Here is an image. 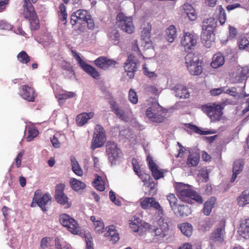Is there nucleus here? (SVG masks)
<instances>
[{"label": "nucleus", "instance_id": "f03ea898", "mask_svg": "<svg viewBox=\"0 0 249 249\" xmlns=\"http://www.w3.org/2000/svg\"><path fill=\"white\" fill-rule=\"evenodd\" d=\"M160 217L157 221V226L146 224V228L148 230L155 240L162 241L168 234L169 230L167 220L160 215Z\"/></svg>", "mask_w": 249, "mask_h": 249}, {"label": "nucleus", "instance_id": "79ce46f5", "mask_svg": "<svg viewBox=\"0 0 249 249\" xmlns=\"http://www.w3.org/2000/svg\"><path fill=\"white\" fill-rule=\"evenodd\" d=\"M167 39L170 42H173L177 36V31L175 26L173 25H170L166 31Z\"/></svg>", "mask_w": 249, "mask_h": 249}, {"label": "nucleus", "instance_id": "0e129e2a", "mask_svg": "<svg viewBox=\"0 0 249 249\" xmlns=\"http://www.w3.org/2000/svg\"><path fill=\"white\" fill-rule=\"evenodd\" d=\"M143 70L144 74L147 76L151 78L156 76V73L154 71H150L145 67V64L143 66Z\"/></svg>", "mask_w": 249, "mask_h": 249}, {"label": "nucleus", "instance_id": "423d86ee", "mask_svg": "<svg viewBox=\"0 0 249 249\" xmlns=\"http://www.w3.org/2000/svg\"><path fill=\"white\" fill-rule=\"evenodd\" d=\"M106 152L111 165L115 164L116 161L120 160L123 156L122 150L118 147L116 142L108 141L106 145Z\"/></svg>", "mask_w": 249, "mask_h": 249}, {"label": "nucleus", "instance_id": "338daca9", "mask_svg": "<svg viewBox=\"0 0 249 249\" xmlns=\"http://www.w3.org/2000/svg\"><path fill=\"white\" fill-rule=\"evenodd\" d=\"M0 29L3 30H9L11 29V26L4 20H0Z\"/></svg>", "mask_w": 249, "mask_h": 249}, {"label": "nucleus", "instance_id": "603ef678", "mask_svg": "<svg viewBox=\"0 0 249 249\" xmlns=\"http://www.w3.org/2000/svg\"><path fill=\"white\" fill-rule=\"evenodd\" d=\"M28 135L26 137V140L28 142H30L38 135V131L36 128L32 127L28 129Z\"/></svg>", "mask_w": 249, "mask_h": 249}, {"label": "nucleus", "instance_id": "4be33fe9", "mask_svg": "<svg viewBox=\"0 0 249 249\" xmlns=\"http://www.w3.org/2000/svg\"><path fill=\"white\" fill-rule=\"evenodd\" d=\"M238 234L242 237L249 239V218L241 219L237 230Z\"/></svg>", "mask_w": 249, "mask_h": 249}, {"label": "nucleus", "instance_id": "393cba45", "mask_svg": "<svg viewBox=\"0 0 249 249\" xmlns=\"http://www.w3.org/2000/svg\"><path fill=\"white\" fill-rule=\"evenodd\" d=\"M200 154L196 152H189L187 158L186 164L188 167H195L198 165L200 161Z\"/></svg>", "mask_w": 249, "mask_h": 249}, {"label": "nucleus", "instance_id": "ddd939ff", "mask_svg": "<svg viewBox=\"0 0 249 249\" xmlns=\"http://www.w3.org/2000/svg\"><path fill=\"white\" fill-rule=\"evenodd\" d=\"M197 36L195 34L185 33L181 40V44L186 52L194 49L197 44Z\"/></svg>", "mask_w": 249, "mask_h": 249}, {"label": "nucleus", "instance_id": "a19ab883", "mask_svg": "<svg viewBox=\"0 0 249 249\" xmlns=\"http://www.w3.org/2000/svg\"><path fill=\"white\" fill-rule=\"evenodd\" d=\"M215 201V199L212 197L209 200L205 202L203 209V212L205 215H209L211 213L212 209L214 207Z\"/></svg>", "mask_w": 249, "mask_h": 249}, {"label": "nucleus", "instance_id": "cd10ccee", "mask_svg": "<svg viewBox=\"0 0 249 249\" xmlns=\"http://www.w3.org/2000/svg\"><path fill=\"white\" fill-rule=\"evenodd\" d=\"M23 8L22 15L25 18L29 19L35 17L37 15L31 2H28V4H23Z\"/></svg>", "mask_w": 249, "mask_h": 249}, {"label": "nucleus", "instance_id": "052dcab7", "mask_svg": "<svg viewBox=\"0 0 249 249\" xmlns=\"http://www.w3.org/2000/svg\"><path fill=\"white\" fill-rule=\"evenodd\" d=\"M109 195L110 199L112 202L118 206H120L121 205V202L120 200L116 199L115 194L112 191H109Z\"/></svg>", "mask_w": 249, "mask_h": 249}, {"label": "nucleus", "instance_id": "7c9ffc66", "mask_svg": "<svg viewBox=\"0 0 249 249\" xmlns=\"http://www.w3.org/2000/svg\"><path fill=\"white\" fill-rule=\"evenodd\" d=\"M225 62L224 57L221 53H217L213 57V60L211 63L212 67L214 69L218 68L222 66Z\"/></svg>", "mask_w": 249, "mask_h": 249}, {"label": "nucleus", "instance_id": "c9c22d12", "mask_svg": "<svg viewBox=\"0 0 249 249\" xmlns=\"http://www.w3.org/2000/svg\"><path fill=\"white\" fill-rule=\"evenodd\" d=\"M70 183L71 187L75 191L84 189L86 187V185L85 183L75 178H71Z\"/></svg>", "mask_w": 249, "mask_h": 249}, {"label": "nucleus", "instance_id": "a18cd8bd", "mask_svg": "<svg viewBox=\"0 0 249 249\" xmlns=\"http://www.w3.org/2000/svg\"><path fill=\"white\" fill-rule=\"evenodd\" d=\"M216 12L218 14V20L220 24H224L227 18L225 10L221 5H219L217 6Z\"/></svg>", "mask_w": 249, "mask_h": 249}, {"label": "nucleus", "instance_id": "f8f14e48", "mask_svg": "<svg viewBox=\"0 0 249 249\" xmlns=\"http://www.w3.org/2000/svg\"><path fill=\"white\" fill-rule=\"evenodd\" d=\"M94 63L96 67L105 71L116 68V66L119 64L117 61L103 56L96 59Z\"/></svg>", "mask_w": 249, "mask_h": 249}, {"label": "nucleus", "instance_id": "6e6d98bb", "mask_svg": "<svg viewBox=\"0 0 249 249\" xmlns=\"http://www.w3.org/2000/svg\"><path fill=\"white\" fill-rule=\"evenodd\" d=\"M95 230L98 232H102L104 229V222L101 219L97 220L94 223Z\"/></svg>", "mask_w": 249, "mask_h": 249}, {"label": "nucleus", "instance_id": "0eeeda50", "mask_svg": "<svg viewBox=\"0 0 249 249\" xmlns=\"http://www.w3.org/2000/svg\"><path fill=\"white\" fill-rule=\"evenodd\" d=\"M139 202L141 208L143 210L154 209L159 215L163 214L164 210L160 204L154 197H143L139 199Z\"/></svg>", "mask_w": 249, "mask_h": 249}, {"label": "nucleus", "instance_id": "f704fd0d", "mask_svg": "<svg viewBox=\"0 0 249 249\" xmlns=\"http://www.w3.org/2000/svg\"><path fill=\"white\" fill-rule=\"evenodd\" d=\"M183 9L185 13L191 21H194L196 18V14L195 10L189 3L185 4L183 6Z\"/></svg>", "mask_w": 249, "mask_h": 249}, {"label": "nucleus", "instance_id": "3c124183", "mask_svg": "<svg viewBox=\"0 0 249 249\" xmlns=\"http://www.w3.org/2000/svg\"><path fill=\"white\" fill-rule=\"evenodd\" d=\"M28 20L30 21L31 29L32 30L35 31L39 29L40 27L39 21L37 15L35 17L31 18Z\"/></svg>", "mask_w": 249, "mask_h": 249}, {"label": "nucleus", "instance_id": "774afa93", "mask_svg": "<svg viewBox=\"0 0 249 249\" xmlns=\"http://www.w3.org/2000/svg\"><path fill=\"white\" fill-rule=\"evenodd\" d=\"M84 23L87 24L88 27L89 29H93L94 27V21L93 19H91L90 16L89 17V18H87V20L84 22Z\"/></svg>", "mask_w": 249, "mask_h": 249}, {"label": "nucleus", "instance_id": "412c9836", "mask_svg": "<svg viewBox=\"0 0 249 249\" xmlns=\"http://www.w3.org/2000/svg\"><path fill=\"white\" fill-rule=\"evenodd\" d=\"M51 196L47 194L44 195L42 197L38 198L36 196V193H35L33 200L36 202V203L43 212H46L48 210L47 206L51 204Z\"/></svg>", "mask_w": 249, "mask_h": 249}, {"label": "nucleus", "instance_id": "bb28decb", "mask_svg": "<svg viewBox=\"0 0 249 249\" xmlns=\"http://www.w3.org/2000/svg\"><path fill=\"white\" fill-rule=\"evenodd\" d=\"M244 162L242 160L239 159L234 161L232 172L233 174L231 179V182H233L236 179L237 175L240 174L244 168Z\"/></svg>", "mask_w": 249, "mask_h": 249}, {"label": "nucleus", "instance_id": "9b49d317", "mask_svg": "<svg viewBox=\"0 0 249 249\" xmlns=\"http://www.w3.org/2000/svg\"><path fill=\"white\" fill-rule=\"evenodd\" d=\"M72 56L75 58L80 67L86 73L94 79H98L100 76L99 71L93 67L86 63L76 53L75 51L71 50Z\"/></svg>", "mask_w": 249, "mask_h": 249}, {"label": "nucleus", "instance_id": "9d476101", "mask_svg": "<svg viewBox=\"0 0 249 249\" xmlns=\"http://www.w3.org/2000/svg\"><path fill=\"white\" fill-rule=\"evenodd\" d=\"M59 221L63 226L67 228L73 234H78L80 231V228L77 221L66 213L60 214Z\"/></svg>", "mask_w": 249, "mask_h": 249}, {"label": "nucleus", "instance_id": "c03bdc74", "mask_svg": "<svg viewBox=\"0 0 249 249\" xmlns=\"http://www.w3.org/2000/svg\"><path fill=\"white\" fill-rule=\"evenodd\" d=\"M214 27L215 21L214 18H213L205 19L202 22V28L205 29V30L213 31Z\"/></svg>", "mask_w": 249, "mask_h": 249}, {"label": "nucleus", "instance_id": "c85d7f7f", "mask_svg": "<svg viewBox=\"0 0 249 249\" xmlns=\"http://www.w3.org/2000/svg\"><path fill=\"white\" fill-rule=\"evenodd\" d=\"M105 236L107 238L108 240L112 241L113 244L117 242L120 239L119 234L113 225L109 226L108 227L107 231L105 234Z\"/></svg>", "mask_w": 249, "mask_h": 249}, {"label": "nucleus", "instance_id": "b1692460", "mask_svg": "<svg viewBox=\"0 0 249 249\" xmlns=\"http://www.w3.org/2000/svg\"><path fill=\"white\" fill-rule=\"evenodd\" d=\"M213 32L202 28L201 38L202 43L206 48H210L212 43L214 41Z\"/></svg>", "mask_w": 249, "mask_h": 249}, {"label": "nucleus", "instance_id": "473e14b6", "mask_svg": "<svg viewBox=\"0 0 249 249\" xmlns=\"http://www.w3.org/2000/svg\"><path fill=\"white\" fill-rule=\"evenodd\" d=\"M107 37L112 43L116 45L118 44L119 42L120 34L117 29H112L108 33Z\"/></svg>", "mask_w": 249, "mask_h": 249}, {"label": "nucleus", "instance_id": "72a5a7b5", "mask_svg": "<svg viewBox=\"0 0 249 249\" xmlns=\"http://www.w3.org/2000/svg\"><path fill=\"white\" fill-rule=\"evenodd\" d=\"M181 232L185 236L190 237L193 233V228L191 224L183 223L178 226Z\"/></svg>", "mask_w": 249, "mask_h": 249}, {"label": "nucleus", "instance_id": "bf43d9fd", "mask_svg": "<svg viewBox=\"0 0 249 249\" xmlns=\"http://www.w3.org/2000/svg\"><path fill=\"white\" fill-rule=\"evenodd\" d=\"M189 128L191 130H192L193 131H194V132H195L197 134H201V135L209 134V133H208L207 132L203 131L201 130L198 127H197V126H196L195 125H193V124L190 125V126L189 127Z\"/></svg>", "mask_w": 249, "mask_h": 249}, {"label": "nucleus", "instance_id": "864d4df0", "mask_svg": "<svg viewBox=\"0 0 249 249\" xmlns=\"http://www.w3.org/2000/svg\"><path fill=\"white\" fill-rule=\"evenodd\" d=\"M128 98L130 102L134 104L138 103V96L136 92L133 89H130L129 91Z\"/></svg>", "mask_w": 249, "mask_h": 249}, {"label": "nucleus", "instance_id": "a211bd4d", "mask_svg": "<svg viewBox=\"0 0 249 249\" xmlns=\"http://www.w3.org/2000/svg\"><path fill=\"white\" fill-rule=\"evenodd\" d=\"M20 96L23 99L28 102H34L36 96L35 91L33 87L28 85H23L21 87Z\"/></svg>", "mask_w": 249, "mask_h": 249}, {"label": "nucleus", "instance_id": "f3484780", "mask_svg": "<svg viewBox=\"0 0 249 249\" xmlns=\"http://www.w3.org/2000/svg\"><path fill=\"white\" fill-rule=\"evenodd\" d=\"M89 16L88 15V12L87 10L83 9L78 10L71 15V23L72 26L77 23L83 24Z\"/></svg>", "mask_w": 249, "mask_h": 249}, {"label": "nucleus", "instance_id": "58836bf2", "mask_svg": "<svg viewBox=\"0 0 249 249\" xmlns=\"http://www.w3.org/2000/svg\"><path fill=\"white\" fill-rule=\"evenodd\" d=\"M177 209V211H174L177 215L181 216H186L191 213V210L187 205L180 204L178 206Z\"/></svg>", "mask_w": 249, "mask_h": 249}, {"label": "nucleus", "instance_id": "f257e3e1", "mask_svg": "<svg viewBox=\"0 0 249 249\" xmlns=\"http://www.w3.org/2000/svg\"><path fill=\"white\" fill-rule=\"evenodd\" d=\"M176 193L179 199L184 203L192 204L194 202L198 204L203 202L202 196L192 187L181 182L177 183L175 186Z\"/></svg>", "mask_w": 249, "mask_h": 249}, {"label": "nucleus", "instance_id": "aec40b11", "mask_svg": "<svg viewBox=\"0 0 249 249\" xmlns=\"http://www.w3.org/2000/svg\"><path fill=\"white\" fill-rule=\"evenodd\" d=\"M109 105L111 111L117 117L124 121L126 122L128 121V117L126 116L125 111L119 107L116 101L114 100L110 101Z\"/></svg>", "mask_w": 249, "mask_h": 249}, {"label": "nucleus", "instance_id": "de8ad7c7", "mask_svg": "<svg viewBox=\"0 0 249 249\" xmlns=\"http://www.w3.org/2000/svg\"><path fill=\"white\" fill-rule=\"evenodd\" d=\"M94 187L100 191L105 190V187L101 177L96 175V178L93 181Z\"/></svg>", "mask_w": 249, "mask_h": 249}, {"label": "nucleus", "instance_id": "49530a36", "mask_svg": "<svg viewBox=\"0 0 249 249\" xmlns=\"http://www.w3.org/2000/svg\"><path fill=\"white\" fill-rule=\"evenodd\" d=\"M166 199L168 201L170 207L172 211H176L177 207L178 199L175 194L170 193L166 196Z\"/></svg>", "mask_w": 249, "mask_h": 249}, {"label": "nucleus", "instance_id": "6ab92c4d", "mask_svg": "<svg viewBox=\"0 0 249 249\" xmlns=\"http://www.w3.org/2000/svg\"><path fill=\"white\" fill-rule=\"evenodd\" d=\"M225 223L224 221L220 222L219 227H217L216 230L211 235V238L214 242L222 243L224 240Z\"/></svg>", "mask_w": 249, "mask_h": 249}, {"label": "nucleus", "instance_id": "4468645a", "mask_svg": "<svg viewBox=\"0 0 249 249\" xmlns=\"http://www.w3.org/2000/svg\"><path fill=\"white\" fill-rule=\"evenodd\" d=\"M124 67L129 78H133L138 68V61L135 59V57L132 54L129 55L124 63Z\"/></svg>", "mask_w": 249, "mask_h": 249}, {"label": "nucleus", "instance_id": "20e7f679", "mask_svg": "<svg viewBox=\"0 0 249 249\" xmlns=\"http://www.w3.org/2000/svg\"><path fill=\"white\" fill-rule=\"evenodd\" d=\"M185 65L191 74L199 75L203 71L202 61L194 53H188L185 57Z\"/></svg>", "mask_w": 249, "mask_h": 249}, {"label": "nucleus", "instance_id": "c756f323", "mask_svg": "<svg viewBox=\"0 0 249 249\" xmlns=\"http://www.w3.org/2000/svg\"><path fill=\"white\" fill-rule=\"evenodd\" d=\"M94 116V113L93 112L89 113H82L78 115L76 117V123L78 125L82 126L86 124L88 120L92 118Z\"/></svg>", "mask_w": 249, "mask_h": 249}, {"label": "nucleus", "instance_id": "2eb2a0df", "mask_svg": "<svg viewBox=\"0 0 249 249\" xmlns=\"http://www.w3.org/2000/svg\"><path fill=\"white\" fill-rule=\"evenodd\" d=\"M65 188V185L63 183L58 184L56 186L55 198L58 203L63 205L67 204L66 207L69 208L71 204L68 202L67 196L64 193Z\"/></svg>", "mask_w": 249, "mask_h": 249}, {"label": "nucleus", "instance_id": "ea45409f", "mask_svg": "<svg viewBox=\"0 0 249 249\" xmlns=\"http://www.w3.org/2000/svg\"><path fill=\"white\" fill-rule=\"evenodd\" d=\"M71 161L73 172L77 176L81 177L83 174V170L74 157H71Z\"/></svg>", "mask_w": 249, "mask_h": 249}, {"label": "nucleus", "instance_id": "8fccbe9b", "mask_svg": "<svg viewBox=\"0 0 249 249\" xmlns=\"http://www.w3.org/2000/svg\"><path fill=\"white\" fill-rule=\"evenodd\" d=\"M239 49L241 50H246L249 48V41L246 37H240L238 40Z\"/></svg>", "mask_w": 249, "mask_h": 249}, {"label": "nucleus", "instance_id": "a878e982", "mask_svg": "<svg viewBox=\"0 0 249 249\" xmlns=\"http://www.w3.org/2000/svg\"><path fill=\"white\" fill-rule=\"evenodd\" d=\"M175 96L181 99H186L189 97L190 93L188 89L183 85L177 84L174 88Z\"/></svg>", "mask_w": 249, "mask_h": 249}, {"label": "nucleus", "instance_id": "13d9d810", "mask_svg": "<svg viewBox=\"0 0 249 249\" xmlns=\"http://www.w3.org/2000/svg\"><path fill=\"white\" fill-rule=\"evenodd\" d=\"M137 175L143 182H146L147 180H148L149 181L152 180V179L151 178L149 174L142 173L141 171Z\"/></svg>", "mask_w": 249, "mask_h": 249}, {"label": "nucleus", "instance_id": "09e8293b", "mask_svg": "<svg viewBox=\"0 0 249 249\" xmlns=\"http://www.w3.org/2000/svg\"><path fill=\"white\" fill-rule=\"evenodd\" d=\"M17 58L20 63L23 64H27L30 61V56L24 51L20 52L17 55Z\"/></svg>", "mask_w": 249, "mask_h": 249}, {"label": "nucleus", "instance_id": "dca6fc26", "mask_svg": "<svg viewBox=\"0 0 249 249\" xmlns=\"http://www.w3.org/2000/svg\"><path fill=\"white\" fill-rule=\"evenodd\" d=\"M146 161L148 168L155 179L158 180L164 177L163 170L159 169V167L154 162L151 156H147Z\"/></svg>", "mask_w": 249, "mask_h": 249}, {"label": "nucleus", "instance_id": "6e6552de", "mask_svg": "<svg viewBox=\"0 0 249 249\" xmlns=\"http://www.w3.org/2000/svg\"><path fill=\"white\" fill-rule=\"evenodd\" d=\"M106 141V131L100 124H96L92 140L91 148L94 150L104 145Z\"/></svg>", "mask_w": 249, "mask_h": 249}, {"label": "nucleus", "instance_id": "4c0bfd02", "mask_svg": "<svg viewBox=\"0 0 249 249\" xmlns=\"http://www.w3.org/2000/svg\"><path fill=\"white\" fill-rule=\"evenodd\" d=\"M59 11L58 12V16L59 20H60L64 25H66L68 16L66 7L63 3H61L59 6Z\"/></svg>", "mask_w": 249, "mask_h": 249}, {"label": "nucleus", "instance_id": "4d7b16f0", "mask_svg": "<svg viewBox=\"0 0 249 249\" xmlns=\"http://www.w3.org/2000/svg\"><path fill=\"white\" fill-rule=\"evenodd\" d=\"M87 249H94L92 244V238L89 233L85 234Z\"/></svg>", "mask_w": 249, "mask_h": 249}, {"label": "nucleus", "instance_id": "e433bc0d", "mask_svg": "<svg viewBox=\"0 0 249 249\" xmlns=\"http://www.w3.org/2000/svg\"><path fill=\"white\" fill-rule=\"evenodd\" d=\"M248 73V71L243 68L238 69L237 71L233 73V75H235L234 79L233 82L235 83H238L242 82Z\"/></svg>", "mask_w": 249, "mask_h": 249}, {"label": "nucleus", "instance_id": "5fc2aeb1", "mask_svg": "<svg viewBox=\"0 0 249 249\" xmlns=\"http://www.w3.org/2000/svg\"><path fill=\"white\" fill-rule=\"evenodd\" d=\"M76 96V94L73 92L67 91L65 93L60 94L59 100H66L68 99L73 98Z\"/></svg>", "mask_w": 249, "mask_h": 249}, {"label": "nucleus", "instance_id": "e2e57ef3", "mask_svg": "<svg viewBox=\"0 0 249 249\" xmlns=\"http://www.w3.org/2000/svg\"><path fill=\"white\" fill-rule=\"evenodd\" d=\"M23 152L19 153L15 159L16 164L17 167H20L21 164V160L23 156Z\"/></svg>", "mask_w": 249, "mask_h": 249}, {"label": "nucleus", "instance_id": "1a4fd4ad", "mask_svg": "<svg viewBox=\"0 0 249 249\" xmlns=\"http://www.w3.org/2000/svg\"><path fill=\"white\" fill-rule=\"evenodd\" d=\"M202 109L209 117L212 122H218L222 118V108L219 105H204L202 106Z\"/></svg>", "mask_w": 249, "mask_h": 249}, {"label": "nucleus", "instance_id": "680f3d73", "mask_svg": "<svg viewBox=\"0 0 249 249\" xmlns=\"http://www.w3.org/2000/svg\"><path fill=\"white\" fill-rule=\"evenodd\" d=\"M237 35V31L235 28L230 26L229 27V35L228 37L229 39H232L236 37Z\"/></svg>", "mask_w": 249, "mask_h": 249}, {"label": "nucleus", "instance_id": "39448f33", "mask_svg": "<svg viewBox=\"0 0 249 249\" xmlns=\"http://www.w3.org/2000/svg\"><path fill=\"white\" fill-rule=\"evenodd\" d=\"M116 25L124 32L131 34L135 31L133 18L126 16L122 12H119L116 16Z\"/></svg>", "mask_w": 249, "mask_h": 249}, {"label": "nucleus", "instance_id": "69168bd1", "mask_svg": "<svg viewBox=\"0 0 249 249\" xmlns=\"http://www.w3.org/2000/svg\"><path fill=\"white\" fill-rule=\"evenodd\" d=\"M242 5L239 3H235L233 4H229L227 6L226 9L228 11H231L236 8H241Z\"/></svg>", "mask_w": 249, "mask_h": 249}, {"label": "nucleus", "instance_id": "2f4dec72", "mask_svg": "<svg viewBox=\"0 0 249 249\" xmlns=\"http://www.w3.org/2000/svg\"><path fill=\"white\" fill-rule=\"evenodd\" d=\"M237 204L239 206L243 207L249 204V190L244 191L237 198Z\"/></svg>", "mask_w": 249, "mask_h": 249}, {"label": "nucleus", "instance_id": "5701e85b", "mask_svg": "<svg viewBox=\"0 0 249 249\" xmlns=\"http://www.w3.org/2000/svg\"><path fill=\"white\" fill-rule=\"evenodd\" d=\"M151 29L152 26L150 23H144L142 25L141 39L144 46L150 44L151 42L150 39Z\"/></svg>", "mask_w": 249, "mask_h": 249}, {"label": "nucleus", "instance_id": "37998d69", "mask_svg": "<svg viewBox=\"0 0 249 249\" xmlns=\"http://www.w3.org/2000/svg\"><path fill=\"white\" fill-rule=\"evenodd\" d=\"M144 185L146 186V191L145 193V194L148 195H151L152 196H153L157 194V185L154 182V181L152 180L149 181L148 183H144Z\"/></svg>", "mask_w": 249, "mask_h": 249}, {"label": "nucleus", "instance_id": "7ed1b4c3", "mask_svg": "<svg viewBox=\"0 0 249 249\" xmlns=\"http://www.w3.org/2000/svg\"><path fill=\"white\" fill-rule=\"evenodd\" d=\"M164 113V108L156 103L149 105L145 111V116L148 120L156 123H162L165 121Z\"/></svg>", "mask_w": 249, "mask_h": 249}]
</instances>
